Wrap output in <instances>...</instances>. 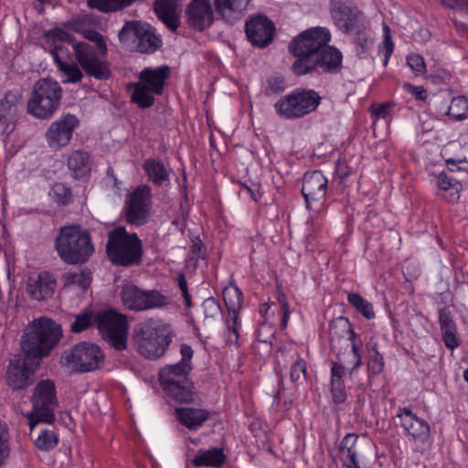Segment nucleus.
Instances as JSON below:
<instances>
[{"label":"nucleus","mask_w":468,"mask_h":468,"mask_svg":"<svg viewBox=\"0 0 468 468\" xmlns=\"http://www.w3.org/2000/svg\"><path fill=\"white\" fill-rule=\"evenodd\" d=\"M226 462V455L221 448L200 449L197 452L192 463L196 467H220Z\"/></svg>","instance_id":"34"},{"label":"nucleus","mask_w":468,"mask_h":468,"mask_svg":"<svg viewBox=\"0 0 468 468\" xmlns=\"http://www.w3.org/2000/svg\"><path fill=\"white\" fill-rule=\"evenodd\" d=\"M330 13L335 26L345 33L360 31L366 27L362 12L348 0H331Z\"/></svg>","instance_id":"15"},{"label":"nucleus","mask_w":468,"mask_h":468,"mask_svg":"<svg viewBox=\"0 0 468 468\" xmlns=\"http://www.w3.org/2000/svg\"><path fill=\"white\" fill-rule=\"evenodd\" d=\"M447 165L451 172L468 171V163L464 160L448 159Z\"/></svg>","instance_id":"64"},{"label":"nucleus","mask_w":468,"mask_h":468,"mask_svg":"<svg viewBox=\"0 0 468 468\" xmlns=\"http://www.w3.org/2000/svg\"><path fill=\"white\" fill-rule=\"evenodd\" d=\"M56 282L48 272L30 276L27 282V292L32 299L45 301L50 298L55 290Z\"/></svg>","instance_id":"24"},{"label":"nucleus","mask_w":468,"mask_h":468,"mask_svg":"<svg viewBox=\"0 0 468 468\" xmlns=\"http://www.w3.org/2000/svg\"><path fill=\"white\" fill-rule=\"evenodd\" d=\"M151 199V188L145 185L138 186L131 194L126 209V220L140 226L145 222Z\"/></svg>","instance_id":"19"},{"label":"nucleus","mask_w":468,"mask_h":468,"mask_svg":"<svg viewBox=\"0 0 468 468\" xmlns=\"http://www.w3.org/2000/svg\"><path fill=\"white\" fill-rule=\"evenodd\" d=\"M106 253L112 264L130 267L141 263L144 249L137 234L119 227L108 232Z\"/></svg>","instance_id":"3"},{"label":"nucleus","mask_w":468,"mask_h":468,"mask_svg":"<svg viewBox=\"0 0 468 468\" xmlns=\"http://www.w3.org/2000/svg\"><path fill=\"white\" fill-rule=\"evenodd\" d=\"M342 53L335 47L326 45L312 59L302 63L292 64V70L298 76L314 72L317 68L325 73H337L342 69Z\"/></svg>","instance_id":"14"},{"label":"nucleus","mask_w":468,"mask_h":468,"mask_svg":"<svg viewBox=\"0 0 468 468\" xmlns=\"http://www.w3.org/2000/svg\"><path fill=\"white\" fill-rule=\"evenodd\" d=\"M329 342L332 350L336 348V342L346 338H354L356 336V333L352 329V324L349 320L346 317L339 316L330 323L329 326Z\"/></svg>","instance_id":"33"},{"label":"nucleus","mask_w":468,"mask_h":468,"mask_svg":"<svg viewBox=\"0 0 468 468\" xmlns=\"http://www.w3.org/2000/svg\"><path fill=\"white\" fill-rule=\"evenodd\" d=\"M118 37L122 47L139 53H154L162 46V39L154 27L137 20L126 21Z\"/></svg>","instance_id":"7"},{"label":"nucleus","mask_w":468,"mask_h":468,"mask_svg":"<svg viewBox=\"0 0 468 468\" xmlns=\"http://www.w3.org/2000/svg\"><path fill=\"white\" fill-rule=\"evenodd\" d=\"M96 319L97 314L94 315L92 312H84L77 314L70 324V329L73 333H80L96 324Z\"/></svg>","instance_id":"44"},{"label":"nucleus","mask_w":468,"mask_h":468,"mask_svg":"<svg viewBox=\"0 0 468 468\" xmlns=\"http://www.w3.org/2000/svg\"><path fill=\"white\" fill-rule=\"evenodd\" d=\"M99 23L98 18L91 13L81 14L73 16L65 24V27L76 33L84 32L87 28L96 26Z\"/></svg>","instance_id":"39"},{"label":"nucleus","mask_w":468,"mask_h":468,"mask_svg":"<svg viewBox=\"0 0 468 468\" xmlns=\"http://www.w3.org/2000/svg\"><path fill=\"white\" fill-rule=\"evenodd\" d=\"M351 345V351L347 353H344L342 355L338 354L342 358L346 361V367L350 371H353L358 368L361 365V355H360V346L362 345L361 341L356 340V336L354 338H349Z\"/></svg>","instance_id":"40"},{"label":"nucleus","mask_w":468,"mask_h":468,"mask_svg":"<svg viewBox=\"0 0 468 468\" xmlns=\"http://www.w3.org/2000/svg\"><path fill=\"white\" fill-rule=\"evenodd\" d=\"M346 369L345 359L338 356L337 360L333 362L331 367V394L335 404L344 403L346 399V391L343 380Z\"/></svg>","instance_id":"27"},{"label":"nucleus","mask_w":468,"mask_h":468,"mask_svg":"<svg viewBox=\"0 0 468 468\" xmlns=\"http://www.w3.org/2000/svg\"><path fill=\"white\" fill-rule=\"evenodd\" d=\"M330 39L331 34L325 27L309 28L295 37L289 44L290 53L297 57L293 64L304 65L306 60H312Z\"/></svg>","instance_id":"11"},{"label":"nucleus","mask_w":468,"mask_h":468,"mask_svg":"<svg viewBox=\"0 0 468 468\" xmlns=\"http://www.w3.org/2000/svg\"><path fill=\"white\" fill-rule=\"evenodd\" d=\"M447 114L455 120H464L468 117V100L464 96L454 97L448 108Z\"/></svg>","instance_id":"42"},{"label":"nucleus","mask_w":468,"mask_h":468,"mask_svg":"<svg viewBox=\"0 0 468 468\" xmlns=\"http://www.w3.org/2000/svg\"><path fill=\"white\" fill-rule=\"evenodd\" d=\"M22 101V92L19 90H9L0 99L1 127H7L15 120Z\"/></svg>","instance_id":"28"},{"label":"nucleus","mask_w":468,"mask_h":468,"mask_svg":"<svg viewBox=\"0 0 468 468\" xmlns=\"http://www.w3.org/2000/svg\"><path fill=\"white\" fill-rule=\"evenodd\" d=\"M278 303L281 305V309L282 312V318L281 321V329H285L288 324V320L290 317V308L289 303L286 298V295L282 291H278Z\"/></svg>","instance_id":"56"},{"label":"nucleus","mask_w":468,"mask_h":468,"mask_svg":"<svg viewBox=\"0 0 468 468\" xmlns=\"http://www.w3.org/2000/svg\"><path fill=\"white\" fill-rule=\"evenodd\" d=\"M306 378V363L303 358L294 361L290 369V378L294 384H298Z\"/></svg>","instance_id":"51"},{"label":"nucleus","mask_w":468,"mask_h":468,"mask_svg":"<svg viewBox=\"0 0 468 468\" xmlns=\"http://www.w3.org/2000/svg\"><path fill=\"white\" fill-rule=\"evenodd\" d=\"M438 184L441 190H452L451 197L448 198L450 202L457 201L460 197L459 192L462 188L461 183L448 176L445 173H441L438 177Z\"/></svg>","instance_id":"43"},{"label":"nucleus","mask_w":468,"mask_h":468,"mask_svg":"<svg viewBox=\"0 0 468 468\" xmlns=\"http://www.w3.org/2000/svg\"><path fill=\"white\" fill-rule=\"evenodd\" d=\"M442 6L449 9L464 11L468 14V0H436Z\"/></svg>","instance_id":"60"},{"label":"nucleus","mask_w":468,"mask_h":468,"mask_svg":"<svg viewBox=\"0 0 468 468\" xmlns=\"http://www.w3.org/2000/svg\"><path fill=\"white\" fill-rule=\"evenodd\" d=\"M96 326L102 338L115 350L127 348L128 321L124 314L112 309L97 313Z\"/></svg>","instance_id":"10"},{"label":"nucleus","mask_w":468,"mask_h":468,"mask_svg":"<svg viewBox=\"0 0 468 468\" xmlns=\"http://www.w3.org/2000/svg\"><path fill=\"white\" fill-rule=\"evenodd\" d=\"M176 281L178 283V287L182 292V296L185 300V305L186 308H190L192 306V301H191V296L188 292L187 282L186 280L185 275L180 273L177 276Z\"/></svg>","instance_id":"61"},{"label":"nucleus","mask_w":468,"mask_h":468,"mask_svg":"<svg viewBox=\"0 0 468 468\" xmlns=\"http://www.w3.org/2000/svg\"><path fill=\"white\" fill-rule=\"evenodd\" d=\"M92 160L89 153L81 150L73 151L68 158V167L74 178L86 176L91 171Z\"/></svg>","instance_id":"32"},{"label":"nucleus","mask_w":468,"mask_h":468,"mask_svg":"<svg viewBox=\"0 0 468 468\" xmlns=\"http://www.w3.org/2000/svg\"><path fill=\"white\" fill-rule=\"evenodd\" d=\"M384 365L385 362L382 354L379 352H376V354H369V361L367 367L373 374H378L382 372Z\"/></svg>","instance_id":"57"},{"label":"nucleus","mask_w":468,"mask_h":468,"mask_svg":"<svg viewBox=\"0 0 468 468\" xmlns=\"http://www.w3.org/2000/svg\"><path fill=\"white\" fill-rule=\"evenodd\" d=\"M347 301L365 318L372 319L375 317V312L372 303L364 299L359 293L349 292L347 294Z\"/></svg>","instance_id":"41"},{"label":"nucleus","mask_w":468,"mask_h":468,"mask_svg":"<svg viewBox=\"0 0 468 468\" xmlns=\"http://www.w3.org/2000/svg\"><path fill=\"white\" fill-rule=\"evenodd\" d=\"M44 37L48 40H51V41H54V42H56V41H62V42L71 43L73 45L75 43H77L75 41L74 37L71 34H69V32L64 31L63 29H60V28L49 29V30L45 32Z\"/></svg>","instance_id":"52"},{"label":"nucleus","mask_w":468,"mask_h":468,"mask_svg":"<svg viewBox=\"0 0 468 468\" xmlns=\"http://www.w3.org/2000/svg\"><path fill=\"white\" fill-rule=\"evenodd\" d=\"M206 317H214L220 314V305L214 298H207L203 302Z\"/></svg>","instance_id":"59"},{"label":"nucleus","mask_w":468,"mask_h":468,"mask_svg":"<svg viewBox=\"0 0 468 468\" xmlns=\"http://www.w3.org/2000/svg\"><path fill=\"white\" fill-rule=\"evenodd\" d=\"M251 0H214L216 12L229 24L239 20Z\"/></svg>","instance_id":"26"},{"label":"nucleus","mask_w":468,"mask_h":468,"mask_svg":"<svg viewBox=\"0 0 468 468\" xmlns=\"http://www.w3.org/2000/svg\"><path fill=\"white\" fill-rule=\"evenodd\" d=\"M245 32L252 45L263 48L273 39L274 25L265 16H255L246 22Z\"/></svg>","instance_id":"20"},{"label":"nucleus","mask_w":468,"mask_h":468,"mask_svg":"<svg viewBox=\"0 0 468 468\" xmlns=\"http://www.w3.org/2000/svg\"><path fill=\"white\" fill-rule=\"evenodd\" d=\"M327 179L321 171L306 173L303 179L302 193L305 198L306 207L311 209V202H319L326 194Z\"/></svg>","instance_id":"22"},{"label":"nucleus","mask_w":468,"mask_h":468,"mask_svg":"<svg viewBox=\"0 0 468 468\" xmlns=\"http://www.w3.org/2000/svg\"><path fill=\"white\" fill-rule=\"evenodd\" d=\"M164 390L176 401L187 403L193 399V382L171 384L163 387Z\"/></svg>","instance_id":"37"},{"label":"nucleus","mask_w":468,"mask_h":468,"mask_svg":"<svg viewBox=\"0 0 468 468\" xmlns=\"http://www.w3.org/2000/svg\"><path fill=\"white\" fill-rule=\"evenodd\" d=\"M397 418L400 420L404 433L414 444L415 452L425 453L431 447L430 424L408 408H399Z\"/></svg>","instance_id":"12"},{"label":"nucleus","mask_w":468,"mask_h":468,"mask_svg":"<svg viewBox=\"0 0 468 468\" xmlns=\"http://www.w3.org/2000/svg\"><path fill=\"white\" fill-rule=\"evenodd\" d=\"M104 361L100 346L90 342H80L66 349L60 364L73 373H87L97 370Z\"/></svg>","instance_id":"8"},{"label":"nucleus","mask_w":468,"mask_h":468,"mask_svg":"<svg viewBox=\"0 0 468 468\" xmlns=\"http://www.w3.org/2000/svg\"><path fill=\"white\" fill-rule=\"evenodd\" d=\"M240 296L241 292L237 287L230 292H224V300L229 309L235 312L236 306H239Z\"/></svg>","instance_id":"58"},{"label":"nucleus","mask_w":468,"mask_h":468,"mask_svg":"<svg viewBox=\"0 0 468 468\" xmlns=\"http://www.w3.org/2000/svg\"><path fill=\"white\" fill-rule=\"evenodd\" d=\"M357 436L347 434L340 445V459L346 468H362L360 464L361 444L357 442Z\"/></svg>","instance_id":"29"},{"label":"nucleus","mask_w":468,"mask_h":468,"mask_svg":"<svg viewBox=\"0 0 468 468\" xmlns=\"http://www.w3.org/2000/svg\"><path fill=\"white\" fill-rule=\"evenodd\" d=\"M74 52L79 65L88 76L97 80L109 79L111 75L109 66L98 57L92 46L86 42L75 43Z\"/></svg>","instance_id":"16"},{"label":"nucleus","mask_w":468,"mask_h":468,"mask_svg":"<svg viewBox=\"0 0 468 468\" xmlns=\"http://www.w3.org/2000/svg\"><path fill=\"white\" fill-rule=\"evenodd\" d=\"M5 384L13 391L23 390L31 386L34 382L33 371L29 369L24 360L16 359L8 364L5 375Z\"/></svg>","instance_id":"21"},{"label":"nucleus","mask_w":468,"mask_h":468,"mask_svg":"<svg viewBox=\"0 0 468 468\" xmlns=\"http://www.w3.org/2000/svg\"><path fill=\"white\" fill-rule=\"evenodd\" d=\"M189 26L198 31L209 27L214 21V13L208 0H192L186 9Z\"/></svg>","instance_id":"23"},{"label":"nucleus","mask_w":468,"mask_h":468,"mask_svg":"<svg viewBox=\"0 0 468 468\" xmlns=\"http://www.w3.org/2000/svg\"><path fill=\"white\" fill-rule=\"evenodd\" d=\"M354 171V165L347 164L346 160L338 161L335 168V173L339 178L344 179L347 177L349 175H351Z\"/></svg>","instance_id":"63"},{"label":"nucleus","mask_w":468,"mask_h":468,"mask_svg":"<svg viewBox=\"0 0 468 468\" xmlns=\"http://www.w3.org/2000/svg\"><path fill=\"white\" fill-rule=\"evenodd\" d=\"M11 453L10 434L7 425L0 420V466L4 465Z\"/></svg>","instance_id":"45"},{"label":"nucleus","mask_w":468,"mask_h":468,"mask_svg":"<svg viewBox=\"0 0 468 468\" xmlns=\"http://www.w3.org/2000/svg\"><path fill=\"white\" fill-rule=\"evenodd\" d=\"M35 444L40 451H49L57 446L58 438L53 431H44L38 435Z\"/></svg>","instance_id":"48"},{"label":"nucleus","mask_w":468,"mask_h":468,"mask_svg":"<svg viewBox=\"0 0 468 468\" xmlns=\"http://www.w3.org/2000/svg\"><path fill=\"white\" fill-rule=\"evenodd\" d=\"M53 198L59 205L66 206L72 200V192L64 183H56L52 188Z\"/></svg>","instance_id":"47"},{"label":"nucleus","mask_w":468,"mask_h":468,"mask_svg":"<svg viewBox=\"0 0 468 468\" xmlns=\"http://www.w3.org/2000/svg\"><path fill=\"white\" fill-rule=\"evenodd\" d=\"M383 29H384L385 35H384V40L382 42L380 50L385 52V59H384L383 65L387 66L388 63L389 58H390L391 54L393 53L394 44H393V41L391 38L390 28L388 27V26L386 23L383 24Z\"/></svg>","instance_id":"53"},{"label":"nucleus","mask_w":468,"mask_h":468,"mask_svg":"<svg viewBox=\"0 0 468 468\" xmlns=\"http://www.w3.org/2000/svg\"><path fill=\"white\" fill-rule=\"evenodd\" d=\"M145 291L133 284H125L121 292V298L125 307L133 311H143Z\"/></svg>","instance_id":"35"},{"label":"nucleus","mask_w":468,"mask_h":468,"mask_svg":"<svg viewBox=\"0 0 468 468\" xmlns=\"http://www.w3.org/2000/svg\"><path fill=\"white\" fill-rule=\"evenodd\" d=\"M439 324L445 346L452 351L457 348L460 346L457 338V325L450 307L445 306L439 310Z\"/></svg>","instance_id":"25"},{"label":"nucleus","mask_w":468,"mask_h":468,"mask_svg":"<svg viewBox=\"0 0 468 468\" xmlns=\"http://www.w3.org/2000/svg\"><path fill=\"white\" fill-rule=\"evenodd\" d=\"M144 168L150 180L155 185H162L168 180V172L165 165L154 159H148L144 162Z\"/></svg>","instance_id":"38"},{"label":"nucleus","mask_w":468,"mask_h":468,"mask_svg":"<svg viewBox=\"0 0 468 468\" xmlns=\"http://www.w3.org/2000/svg\"><path fill=\"white\" fill-rule=\"evenodd\" d=\"M321 101V96L314 90L296 89L282 96L274 104V109L281 118L299 119L314 112Z\"/></svg>","instance_id":"9"},{"label":"nucleus","mask_w":468,"mask_h":468,"mask_svg":"<svg viewBox=\"0 0 468 468\" xmlns=\"http://www.w3.org/2000/svg\"><path fill=\"white\" fill-rule=\"evenodd\" d=\"M62 336V330L55 321L40 317L29 325L21 340V348L27 357L42 358L48 356Z\"/></svg>","instance_id":"1"},{"label":"nucleus","mask_w":468,"mask_h":468,"mask_svg":"<svg viewBox=\"0 0 468 468\" xmlns=\"http://www.w3.org/2000/svg\"><path fill=\"white\" fill-rule=\"evenodd\" d=\"M55 248L60 259L68 264L85 263L94 252L89 231L79 225L60 228Z\"/></svg>","instance_id":"2"},{"label":"nucleus","mask_w":468,"mask_h":468,"mask_svg":"<svg viewBox=\"0 0 468 468\" xmlns=\"http://www.w3.org/2000/svg\"><path fill=\"white\" fill-rule=\"evenodd\" d=\"M285 90L284 79L279 76H271L267 80V86L265 89V94L270 96L278 94Z\"/></svg>","instance_id":"54"},{"label":"nucleus","mask_w":468,"mask_h":468,"mask_svg":"<svg viewBox=\"0 0 468 468\" xmlns=\"http://www.w3.org/2000/svg\"><path fill=\"white\" fill-rule=\"evenodd\" d=\"M86 39L95 43L97 45L98 50L101 55L107 54V45L104 40L103 36L98 31L92 28H87L84 32L80 33Z\"/></svg>","instance_id":"50"},{"label":"nucleus","mask_w":468,"mask_h":468,"mask_svg":"<svg viewBox=\"0 0 468 468\" xmlns=\"http://www.w3.org/2000/svg\"><path fill=\"white\" fill-rule=\"evenodd\" d=\"M62 96L63 90L58 81L42 78L33 85L27 104V112L37 119H49L58 110Z\"/></svg>","instance_id":"5"},{"label":"nucleus","mask_w":468,"mask_h":468,"mask_svg":"<svg viewBox=\"0 0 468 468\" xmlns=\"http://www.w3.org/2000/svg\"><path fill=\"white\" fill-rule=\"evenodd\" d=\"M170 76V68L161 66L155 69L145 68L139 73V81L130 83L133 88L132 101L140 108L146 109L154 103V95H161Z\"/></svg>","instance_id":"6"},{"label":"nucleus","mask_w":468,"mask_h":468,"mask_svg":"<svg viewBox=\"0 0 468 468\" xmlns=\"http://www.w3.org/2000/svg\"><path fill=\"white\" fill-rule=\"evenodd\" d=\"M407 63L416 75H421L426 71L424 58L418 54L409 55L407 57Z\"/></svg>","instance_id":"55"},{"label":"nucleus","mask_w":468,"mask_h":468,"mask_svg":"<svg viewBox=\"0 0 468 468\" xmlns=\"http://www.w3.org/2000/svg\"><path fill=\"white\" fill-rule=\"evenodd\" d=\"M173 337L169 324L149 319L139 324L133 341L140 355L148 359H156L165 354Z\"/></svg>","instance_id":"4"},{"label":"nucleus","mask_w":468,"mask_h":468,"mask_svg":"<svg viewBox=\"0 0 468 468\" xmlns=\"http://www.w3.org/2000/svg\"><path fill=\"white\" fill-rule=\"evenodd\" d=\"M58 68L66 77L63 83H77L83 78V73L80 69V65L74 62H66L64 64H60Z\"/></svg>","instance_id":"46"},{"label":"nucleus","mask_w":468,"mask_h":468,"mask_svg":"<svg viewBox=\"0 0 468 468\" xmlns=\"http://www.w3.org/2000/svg\"><path fill=\"white\" fill-rule=\"evenodd\" d=\"M51 54L53 55L56 64L59 66L67 62L64 58L69 55V51L65 46L58 44L55 45L54 48L51 50Z\"/></svg>","instance_id":"62"},{"label":"nucleus","mask_w":468,"mask_h":468,"mask_svg":"<svg viewBox=\"0 0 468 468\" xmlns=\"http://www.w3.org/2000/svg\"><path fill=\"white\" fill-rule=\"evenodd\" d=\"M176 415L178 420L189 430H197L209 417V411L204 409L190 407L176 409Z\"/></svg>","instance_id":"31"},{"label":"nucleus","mask_w":468,"mask_h":468,"mask_svg":"<svg viewBox=\"0 0 468 468\" xmlns=\"http://www.w3.org/2000/svg\"><path fill=\"white\" fill-rule=\"evenodd\" d=\"M31 401L37 416L36 421L30 420L31 428L37 422L51 423L55 420L54 408L58 405V399L53 381L49 379L39 381L34 388Z\"/></svg>","instance_id":"13"},{"label":"nucleus","mask_w":468,"mask_h":468,"mask_svg":"<svg viewBox=\"0 0 468 468\" xmlns=\"http://www.w3.org/2000/svg\"><path fill=\"white\" fill-rule=\"evenodd\" d=\"M154 6L158 17L168 28L176 31L180 25L178 0H156Z\"/></svg>","instance_id":"30"},{"label":"nucleus","mask_w":468,"mask_h":468,"mask_svg":"<svg viewBox=\"0 0 468 468\" xmlns=\"http://www.w3.org/2000/svg\"><path fill=\"white\" fill-rule=\"evenodd\" d=\"M144 302V310H147L153 308H159L166 305L167 299L158 291L153 290L145 292Z\"/></svg>","instance_id":"49"},{"label":"nucleus","mask_w":468,"mask_h":468,"mask_svg":"<svg viewBox=\"0 0 468 468\" xmlns=\"http://www.w3.org/2000/svg\"><path fill=\"white\" fill-rule=\"evenodd\" d=\"M62 279L65 287L77 286L87 290L91 282V271L88 268H83L78 271L64 273Z\"/></svg>","instance_id":"36"},{"label":"nucleus","mask_w":468,"mask_h":468,"mask_svg":"<svg viewBox=\"0 0 468 468\" xmlns=\"http://www.w3.org/2000/svg\"><path fill=\"white\" fill-rule=\"evenodd\" d=\"M182 359L174 365L164 367L159 371V380L162 387L171 384L192 382L188 378V374L192 369L191 359L193 357V349L188 345H182L180 347Z\"/></svg>","instance_id":"17"},{"label":"nucleus","mask_w":468,"mask_h":468,"mask_svg":"<svg viewBox=\"0 0 468 468\" xmlns=\"http://www.w3.org/2000/svg\"><path fill=\"white\" fill-rule=\"evenodd\" d=\"M79 120L74 114H65L53 122L46 132V139L50 147L60 148L69 144Z\"/></svg>","instance_id":"18"}]
</instances>
